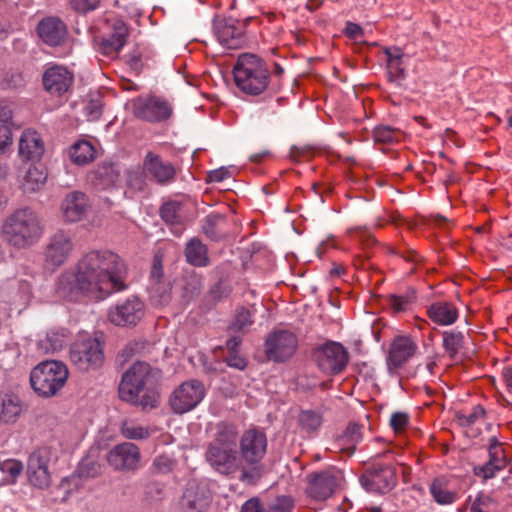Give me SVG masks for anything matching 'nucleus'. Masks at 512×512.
<instances>
[{
    "label": "nucleus",
    "mask_w": 512,
    "mask_h": 512,
    "mask_svg": "<svg viewBox=\"0 0 512 512\" xmlns=\"http://www.w3.org/2000/svg\"><path fill=\"white\" fill-rule=\"evenodd\" d=\"M126 276V265L117 254L92 250L59 276L56 293L71 302H100L125 290Z\"/></svg>",
    "instance_id": "f257e3e1"
},
{
    "label": "nucleus",
    "mask_w": 512,
    "mask_h": 512,
    "mask_svg": "<svg viewBox=\"0 0 512 512\" xmlns=\"http://www.w3.org/2000/svg\"><path fill=\"white\" fill-rule=\"evenodd\" d=\"M151 378V368L147 363H135L122 376L120 398L140 405L143 409L155 408L159 402V393L151 386Z\"/></svg>",
    "instance_id": "f03ea898"
},
{
    "label": "nucleus",
    "mask_w": 512,
    "mask_h": 512,
    "mask_svg": "<svg viewBox=\"0 0 512 512\" xmlns=\"http://www.w3.org/2000/svg\"><path fill=\"white\" fill-rule=\"evenodd\" d=\"M43 233L39 219L29 208L18 209L6 218L2 236L16 248H27L38 241Z\"/></svg>",
    "instance_id": "7ed1b4c3"
},
{
    "label": "nucleus",
    "mask_w": 512,
    "mask_h": 512,
    "mask_svg": "<svg viewBox=\"0 0 512 512\" xmlns=\"http://www.w3.org/2000/svg\"><path fill=\"white\" fill-rule=\"evenodd\" d=\"M236 86L245 94L263 93L269 81V71L264 61L254 54H242L233 69Z\"/></svg>",
    "instance_id": "20e7f679"
},
{
    "label": "nucleus",
    "mask_w": 512,
    "mask_h": 512,
    "mask_svg": "<svg viewBox=\"0 0 512 512\" xmlns=\"http://www.w3.org/2000/svg\"><path fill=\"white\" fill-rule=\"evenodd\" d=\"M237 433L234 428L223 426L206 451V460L219 473L229 475L237 470Z\"/></svg>",
    "instance_id": "39448f33"
},
{
    "label": "nucleus",
    "mask_w": 512,
    "mask_h": 512,
    "mask_svg": "<svg viewBox=\"0 0 512 512\" xmlns=\"http://www.w3.org/2000/svg\"><path fill=\"white\" fill-rule=\"evenodd\" d=\"M68 375V368L62 362L45 361L31 371L30 382L37 394L51 397L64 387Z\"/></svg>",
    "instance_id": "423d86ee"
},
{
    "label": "nucleus",
    "mask_w": 512,
    "mask_h": 512,
    "mask_svg": "<svg viewBox=\"0 0 512 512\" xmlns=\"http://www.w3.org/2000/svg\"><path fill=\"white\" fill-rule=\"evenodd\" d=\"M104 359V344L88 333L79 334L70 346L69 360L78 370L97 369Z\"/></svg>",
    "instance_id": "0eeeda50"
},
{
    "label": "nucleus",
    "mask_w": 512,
    "mask_h": 512,
    "mask_svg": "<svg viewBox=\"0 0 512 512\" xmlns=\"http://www.w3.org/2000/svg\"><path fill=\"white\" fill-rule=\"evenodd\" d=\"M205 387L198 380H189L180 384L170 395L169 404L176 414H184L195 407L204 399Z\"/></svg>",
    "instance_id": "6e6552de"
},
{
    "label": "nucleus",
    "mask_w": 512,
    "mask_h": 512,
    "mask_svg": "<svg viewBox=\"0 0 512 512\" xmlns=\"http://www.w3.org/2000/svg\"><path fill=\"white\" fill-rule=\"evenodd\" d=\"M314 358L320 370L331 375L342 372L349 359L347 350L338 342L319 346L314 351Z\"/></svg>",
    "instance_id": "1a4fd4ad"
},
{
    "label": "nucleus",
    "mask_w": 512,
    "mask_h": 512,
    "mask_svg": "<svg viewBox=\"0 0 512 512\" xmlns=\"http://www.w3.org/2000/svg\"><path fill=\"white\" fill-rule=\"evenodd\" d=\"M74 250V242L69 232L58 230L47 243L44 251V263L49 269H56L63 265Z\"/></svg>",
    "instance_id": "9d476101"
},
{
    "label": "nucleus",
    "mask_w": 512,
    "mask_h": 512,
    "mask_svg": "<svg viewBox=\"0 0 512 512\" xmlns=\"http://www.w3.org/2000/svg\"><path fill=\"white\" fill-rule=\"evenodd\" d=\"M172 113V104L160 96L140 97L134 102L135 116L149 122L165 121L171 117Z\"/></svg>",
    "instance_id": "9b49d317"
},
{
    "label": "nucleus",
    "mask_w": 512,
    "mask_h": 512,
    "mask_svg": "<svg viewBox=\"0 0 512 512\" xmlns=\"http://www.w3.org/2000/svg\"><path fill=\"white\" fill-rule=\"evenodd\" d=\"M49 461L50 452L46 447L37 448L28 457V481L38 489L44 490L51 485V473L48 469Z\"/></svg>",
    "instance_id": "f8f14e48"
},
{
    "label": "nucleus",
    "mask_w": 512,
    "mask_h": 512,
    "mask_svg": "<svg viewBox=\"0 0 512 512\" xmlns=\"http://www.w3.org/2000/svg\"><path fill=\"white\" fill-rule=\"evenodd\" d=\"M144 315V303L136 298H128L108 311V319L116 326L136 325Z\"/></svg>",
    "instance_id": "ddd939ff"
},
{
    "label": "nucleus",
    "mask_w": 512,
    "mask_h": 512,
    "mask_svg": "<svg viewBox=\"0 0 512 512\" xmlns=\"http://www.w3.org/2000/svg\"><path fill=\"white\" fill-rule=\"evenodd\" d=\"M140 451L138 447L129 442H124L112 448L107 456L109 465L118 471L135 470L139 467Z\"/></svg>",
    "instance_id": "4468645a"
},
{
    "label": "nucleus",
    "mask_w": 512,
    "mask_h": 512,
    "mask_svg": "<svg viewBox=\"0 0 512 512\" xmlns=\"http://www.w3.org/2000/svg\"><path fill=\"white\" fill-rule=\"evenodd\" d=\"M91 209L86 194L79 191L68 193L60 204V213L66 223H76L83 220Z\"/></svg>",
    "instance_id": "2eb2a0df"
},
{
    "label": "nucleus",
    "mask_w": 512,
    "mask_h": 512,
    "mask_svg": "<svg viewBox=\"0 0 512 512\" xmlns=\"http://www.w3.org/2000/svg\"><path fill=\"white\" fill-rule=\"evenodd\" d=\"M416 349L417 345L411 338L407 336L394 338L386 358L388 371L396 373L415 354Z\"/></svg>",
    "instance_id": "dca6fc26"
},
{
    "label": "nucleus",
    "mask_w": 512,
    "mask_h": 512,
    "mask_svg": "<svg viewBox=\"0 0 512 512\" xmlns=\"http://www.w3.org/2000/svg\"><path fill=\"white\" fill-rule=\"evenodd\" d=\"M240 448L246 462L251 464L259 462L267 448L265 434L255 428L247 430L241 437Z\"/></svg>",
    "instance_id": "f3484780"
},
{
    "label": "nucleus",
    "mask_w": 512,
    "mask_h": 512,
    "mask_svg": "<svg viewBox=\"0 0 512 512\" xmlns=\"http://www.w3.org/2000/svg\"><path fill=\"white\" fill-rule=\"evenodd\" d=\"M144 173L158 184H169L175 178V168L168 162L153 153L148 152L143 160Z\"/></svg>",
    "instance_id": "a211bd4d"
},
{
    "label": "nucleus",
    "mask_w": 512,
    "mask_h": 512,
    "mask_svg": "<svg viewBox=\"0 0 512 512\" xmlns=\"http://www.w3.org/2000/svg\"><path fill=\"white\" fill-rule=\"evenodd\" d=\"M211 502V495L205 485L189 482L181 498L184 512H205Z\"/></svg>",
    "instance_id": "6ab92c4d"
},
{
    "label": "nucleus",
    "mask_w": 512,
    "mask_h": 512,
    "mask_svg": "<svg viewBox=\"0 0 512 512\" xmlns=\"http://www.w3.org/2000/svg\"><path fill=\"white\" fill-rule=\"evenodd\" d=\"M72 83V73L63 66H51L43 75L44 88L51 95H63L70 89Z\"/></svg>",
    "instance_id": "aec40b11"
},
{
    "label": "nucleus",
    "mask_w": 512,
    "mask_h": 512,
    "mask_svg": "<svg viewBox=\"0 0 512 512\" xmlns=\"http://www.w3.org/2000/svg\"><path fill=\"white\" fill-rule=\"evenodd\" d=\"M340 480L339 473L321 472L312 476L307 489L308 495L318 501L329 498Z\"/></svg>",
    "instance_id": "412c9836"
},
{
    "label": "nucleus",
    "mask_w": 512,
    "mask_h": 512,
    "mask_svg": "<svg viewBox=\"0 0 512 512\" xmlns=\"http://www.w3.org/2000/svg\"><path fill=\"white\" fill-rule=\"evenodd\" d=\"M363 481L368 490L386 493L396 486L397 476L392 466H379L365 476Z\"/></svg>",
    "instance_id": "4be33fe9"
},
{
    "label": "nucleus",
    "mask_w": 512,
    "mask_h": 512,
    "mask_svg": "<svg viewBox=\"0 0 512 512\" xmlns=\"http://www.w3.org/2000/svg\"><path fill=\"white\" fill-rule=\"evenodd\" d=\"M45 152L41 135L34 129H25L19 139V156L23 160L38 161Z\"/></svg>",
    "instance_id": "5701e85b"
},
{
    "label": "nucleus",
    "mask_w": 512,
    "mask_h": 512,
    "mask_svg": "<svg viewBox=\"0 0 512 512\" xmlns=\"http://www.w3.org/2000/svg\"><path fill=\"white\" fill-rule=\"evenodd\" d=\"M507 465V458L501 444L496 438L490 439L489 461L475 468V474L484 479L493 478L497 472L503 470Z\"/></svg>",
    "instance_id": "b1692460"
},
{
    "label": "nucleus",
    "mask_w": 512,
    "mask_h": 512,
    "mask_svg": "<svg viewBox=\"0 0 512 512\" xmlns=\"http://www.w3.org/2000/svg\"><path fill=\"white\" fill-rule=\"evenodd\" d=\"M37 33L45 44L58 46L65 40L67 30L65 24L60 19L47 17L39 22Z\"/></svg>",
    "instance_id": "393cba45"
},
{
    "label": "nucleus",
    "mask_w": 512,
    "mask_h": 512,
    "mask_svg": "<svg viewBox=\"0 0 512 512\" xmlns=\"http://www.w3.org/2000/svg\"><path fill=\"white\" fill-rule=\"evenodd\" d=\"M388 78L391 82L399 83L405 79V65L408 56L397 47L384 50Z\"/></svg>",
    "instance_id": "a878e982"
},
{
    "label": "nucleus",
    "mask_w": 512,
    "mask_h": 512,
    "mask_svg": "<svg viewBox=\"0 0 512 512\" xmlns=\"http://www.w3.org/2000/svg\"><path fill=\"white\" fill-rule=\"evenodd\" d=\"M23 412V403L12 393H0V423L14 424Z\"/></svg>",
    "instance_id": "bb28decb"
},
{
    "label": "nucleus",
    "mask_w": 512,
    "mask_h": 512,
    "mask_svg": "<svg viewBox=\"0 0 512 512\" xmlns=\"http://www.w3.org/2000/svg\"><path fill=\"white\" fill-rule=\"evenodd\" d=\"M288 333L285 330H277L269 334L265 342V352L269 359L283 361L287 354Z\"/></svg>",
    "instance_id": "cd10ccee"
},
{
    "label": "nucleus",
    "mask_w": 512,
    "mask_h": 512,
    "mask_svg": "<svg viewBox=\"0 0 512 512\" xmlns=\"http://www.w3.org/2000/svg\"><path fill=\"white\" fill-rule=\"evenodd\" d=\"M428 317L434 323L441 326H449L458 318L457 308L449 302H435L427 309Z\"/></svg>",
    "instance_id": "c85d7f7f"
},
{
    "label": "nucleus",
    "mask_w": 512,
    "mask_h": 512,
    "mask_svg": "<svg viewBox=\"0 0 512 512\" xmlns=\"http://www.w3.org/2000/svg\"><path fill=\"white\" fill-rule=\"evenodd\" d=\"M215 35L219 43L228 49H238L245 42L242 30L228 23H218Z\"/></svg>",
    "instance_id": "c756f323"
},
{
    "label": "nucleus",
    "mask_w": 512,
    "mask_h": 512,
    "mask_svg": "<svg viewBox=\"0 0 512 512\" xmlns=\"http://www.w3.org/2000/svg\"><path fill=\"white\" fill-rule=\"evenodd\" d=\"M67 340L65 329H51L37 341V349L42 354L54 353L63 348Z\"/></svg>",
    "instance_id": "7c9ffc66"
},
{
    "label": "nucleus",
    "mask_w": 512,
    "mask_h": 512,
    "mask_svg": "<svg viewBox=\"0 0 512 512\" xmlns=\"http://www.w3.org/2000/svg\"><path fill=\"white\" fill-rule=\"evenodd\" d=\"M114 32L102 39L103 53L106 55L119 52L126 44L128 28L121 20L114 23Z\"/></svg>",
    "instance_id": "2f4dec72"
},
{
    "label": "nucleus",
    "mask_w": 512,
    "mask_h": 512,
    "mask_svg": "<svg viewBox=\"0 0 512 512\" xmlns=\"http://www.w3.org/2000/svg\"><path fill=\"white\" fill-rule=\"evenodd\" d=\"M96 156V149L93 144L87 140L75 142L69 149L71 161L77 165H85L92 162Z\"/></svg>",
    "instance_id": "473e14b6"
},
{
    "label": "nucleus",
    "mask_w": 512,
    "mask_h": 512,
    "mask_svg": "<svg viewBox=\"0 0 512 512\" xmlns=\"http://www.w3.org/2000/svg\"><path fill=\"white\" fill-rule=\"evenodd\" d=\"M47 174L41 165H32L26 171L22 181L25 192H35L42 188L46 182Z\"/></svg>",
    "instance_id": "72a5a7b5"
},
{
    "label": "nucleus",
    "mask_w": 512,
    "mask_h": 512,
    "mask_svg": "<svg viewBox=\"0 0 512 512\" xmlns=\"http://www.w3.org/2000/svg\"><path fill=\"white\" fill-rule=\"evenodd\" d=\"M430 493L440 505H449L456 501L457 493L448 488L445 478H436L430 485Z\"/></svg>",
    "instance_id": "f704fd0d"
},
{
    "label": "nucleus",
    "mask_w": 512,
    "mask_h": 512,
    "mask_svg": "<svg viewBox=\"0 0 512 512\" xmlns=\"http://www.w3.org/2000/svg\"><path fill=\"white\" fill-rule=\"evenodd\" d=\"M100 473V465L93 462L89 458L84 459L78 469L77 473L71 475L62 480L61 487H64L66 484L78 486V483L82 477L93 478L96 477Z\"/></svg>",
    "instance_id": "c9c22d12"
},
{
    "label": "nucleus",
    "mask_w": 512,
    "mask_h": 512,
    "mask_svg": "<svg viewBox=\"0 0 512 512\" xmlns=\"http://www.w3.org/2000/svg\"><path fill=\"white\" fill-rule=\"evenodd\" d=\"M187 261L194 266H206L208 264L207 248L198 239L190 240L185 249Z\"/></svg>",
    "instance_id": "e433bc0d"
},
{
    "label": "nucleus",
    "mask_w": 512,
    "mask_h": 512,
    "mask_svg": "<svg viewBox=\"0 0 512 512\" xmlns=\"http://www.w3.org/2000/svg\"><path fill=\"white\" fill-rule=\"evenodd\" d=\"M322 415L315 410H303L298 416V425L300 429L310 434L315 432L322 424Z\"/></svg>",
    "instance_id": "4c0bfd02"
},
{
    "label": "nucleus",
    "mask_w": 512,
    "mask_h": 512,
    "mask_svg": "<svg viewBox=\"0 0 512 512\" xmlns=\"http://www.w3.org/2000/svg\"><path fill=\"white\" fill-rule=\"evenodd\" d=\"M361 427L357 424L349 425L339 439V446L349 453L355 451L357 444L361 441Z\"/></svg>",
    "instance_id": "58836bf2"
},
{
    "label": "nucleus",
    "mask_w": 512,
    "mask_h": 512,
    "mask_svg": "<svg viewBox=\"0 0 512 512\" xmlns=\"http://www.w3.org/2000/svg\"><path fill=\"white\" fill-rule=\"evenodd\" d=\"M464 343V335L460 331H445L443 333V347L450 358H454Z\"/></svg>",
    "instance_id": "ea45409f"
},
{
    "label": "nucleus",
    "mask_w": 512,
    "mask_h": 512,
    "mask_svg": "<svg viewBox=\"0 0 512 512\" xmlns=\"http://www.w3.org/2000/svg\"><path fill=\"white\" fill-rule=\"evenodd\" d=\"M150 300L155 306H164L171 299V286L169 283L150 284Z\"/></svg>",
    "instance_id": "a19ab883"
},
{
    "label": "nucleus",
    "mask_w": 512,
    "mask_h": 512,
    "mask_svg": "<svg viewBox=\"0 0 512 512\" xmlns=\"http://www.w3.org/2000/svg\"><path fill=\"white\" fill-rule=\"evenodd\" d=\"M23 469V463L17 459H6L0 462V471L9 477L7 482L10 484H15L17 482V479L23 472Z\"/></svg>",
    "instance_id": "79ce46f5"
},
{
    "label": "nucleus",
    "mask_w": 512,
    "mask_h": 512,
    "mask_svg": "<svg viewBox=\"0 0 512 512\" xmlns=\"http://www.w3.org/2000/svg\"><path fill=\"white\" fill-rule=\"evenodd\" d=\"M121 433L125 438L134 440L145 439L150 435L148 428L140 426L131 421H125L122 423Z\"/></svg>",
    "instance_id": "37998d69"
},
{
    "label": "nucleus",
    "mask_w": 512,
    "mask_h": 512,
    "mask_svg": "<svg viewBox=\"0 0 512 512\" xmlns=\"http://www.w3.org/2000/svg\"><path fill=\"white\" fill-rule=\"evenodd\" d=\"M497 510V503L494 499L484 493L477 495L470 508V512H497Z\"/></svg>",
    "instance_id": "c03bdc74"
},
{
    "label": "nucleus",
    "mask_w": 512,
    "mask_h": 512,
    "mask_svg": "<svg viewBox=\"0 0 512 512\" xmlns=\"http://www.w3.org/2000/svg\"><path fill=\"white\" fill-rule=\"evenodd\" d=\"M374 140L377 143L389 144L398 141L401 134L388 126H379L373 132Z\"/></svg>",
    "instance_id": "a18cd8bd"
},
{
    "label": "nucleus",
    "mask_w": 512,
    "mask_h": 512,
    "mask_svg": "<svg viewBox=\"0 0 512 512\" xmlns=\"http://www.w3.org/2000/svg\"><path fill=\"white\" fill-rule=\"evenodd\" d=\"M181 206L176 202L165 203L160 210L162 219L170 224H176L180 221Z\"/></svg>",
    "instance_id": "49530a36"
},
{
    "label": "nucleus",
    "mask_w": 512,
    "mask_h": 512,
    "mask_svg": "<svg viewBox=\"0 0 512 512\" xmlns=\"http://www.w3.org/2000/svg\"><path fill=\"white\" fill-rule=\"evenodd\" d=\"M410 418L406 412H394L390 417L389 424L396 434H402L409 426Z\"/></svg>",
    "instance_id": "de8ad7c7"
},
{
    "label": "nucleus",
    "mask_w": 512,
    "mask_h": 512,
    "mask_svg": "<svg viewBox=\"0 0 512 512\" xmlns=\"http://www.w3.org/2000/svg\"><path fill=\"white\" fill-rule=\"evenodd\" d=\"M251 324L250 312L247 309L241 308L236 312L231 329L234 331H245Z\"/></svg>",
    "instance_id": "09e8293b"
},
{
    "label": "nucleus",
    "mask_w": 512,
    "mask_h": 512,
    "mask_svg": "<svg viewBox=\"0 0 512 512\" xmlns=\"http://www.w3.org/2000/svg\"><path fill=\"white\" fill-rule=\"evenodd\" d=\"M13 143V135L10 125L0 124V154L5 153Z\"/></svg>",
    "instance_id": "8fccbe9b"
},
{
    "label": "nucleus",
    "mask_w": 512,
    "mask_h": 512,
    "mask_svg": "<svg viewBox=\"0 0 512 512\" xmlns=\"http://www.w3.org/2000/svg\"><path fill=\"white\" fill-rule=\"evenodd\" d=\"M485 412L484 409L477 405L472 408V410L467 414H461L459 416V420L462 425H473L477 420L483 418Z\"/></svg>",
    "instance_id": "3c124183"
},
{
    "label": "nucleus",
    "mask_w": 512,
    "mask_h": 512,
    "mask_svg": "<svg viewBox=\"0 0 512 512\" xmlns=\"http://www.w3.org/2000/svg\"><path fill=\"white\" fill-rule=\"evenodd\" d=\"M388 305L396 313L404 312L410 305V299L407 296L391 295L388 299Z\"/></svg>",
    "instance_id": "603ef678"
},
{
    "label": "nucleus",
    "mask_w": 512,
    "mask_h": 512,
    "mask_svg": "<svg viewBox=\"0 0 512 512\" xmlns=\"http://www.w3.org/2000/svg\"><path fill=\"white\" fill-rule=\"evenodd\" d=\"M84 114L89 121H95L102 114V103L99 100H91L84 107Z\"/></svg>",
    "instance_id": "864d4df0"
},
{
    "label": "nucleus",
    "mask_w": 512,
    "mask_h": 512,
    "mask_svg": "<svg viewBox=\"0 0 512 512\" xmlns=\"http://www.w3.org/2000/svg\"><path fill=\"white\" fill-rule=\"evenodd\" d=\"M70 4L75 11L87 13L98 8L99 0H70Z\"/></svg>",
    "instance_id": "5fc2aeb1"
},
{
    "label": "nucleus",
    "mask_w": 512,
    "mask_h": 512,
    "mask_svg": "<svg viewBox=\"0 0 512 512\" xmlns=\"http://www.w3.org/2000/svg\"><path fill=\"white\" fill-rule=\"evenodd\" d=\"M225 362L229 367L244 370L247 366V361L244 357L240 356L238 353H228Z\"/></svg>",
    "instance_id": "6e6d98bb"
},
{
    "label": "nucleus",
    "mask_w": 512,
    "mask_h": 512,
    "mask_svg": "<svg viewBox=\"0 0 512 512\" xmlns=\"http://www.w3.org/2000/svg\"><path fill=\"white\" fill-rule=\"evenodd\" d=\"M230 177H231L230 171L225 167H221V168L212 170L207 174V182L219 183V182H222L223 180L230 178Z\"/></svg>",
    "instance_id": "4d7b16f0"
},
{
    "label": "nucleus",
    "mask_w": 512,
    "mask_h": 512,
    "mask_svg": "<svg viewBox=\"0 0 512 512\" xmlns=\"http://www.w3.org/2000/svg\"><path fill=\"white\" fill-rule=\"evenodd\" d=\"M267 512H288V497L279 496L267 507Z\"/></svg>",
    "instance_id": "13d9d810"
},
{
    "label": "nucleus",
    "mask_w": 512,
    "mask_h": 512,
    "mask_svg": "<svg viewBox=\"0 0 512 512\" xmlns=\"http://www.w3.org/2000/svg\"><path fill=\"white\" fill-rule=\"evenodd\" d=\"M13 110L11 104L0 103V124L12 125Z\"/></svg>",
    "instance_id": "bf43d9fd"
},
{
    "label": "nucleus",
    "mask_w": 512,
    "mask_h": 512,
    "mask_svg": "<svg viewBox=\"0 0 512 512\" xmlns=\"http://www.w3.org/2000/svg\"><path fill=\"white\" fill-rule=\"evenodd\" d=\"M162 276H163V271H162L161 262H160V260L155 258L154 264H153V267H152V270H151V276H150L151 284L163 283L161 281Z\"/></svg>",
    "instance_id": "052dcab7"
},
{
    "label": "nucleus",
    "mask_w": 512,
    "mask_h": 512,
    "mask_svg": "<svg viewBox=\"0 0 512 512\" xmlns=\"http://www.w3.org/2000/svg\"><path fill=\"white\" fill-rule=\"evenodd\" d=\"M345 33L353 39H359L363 34V30L358 24L348 22L345 27Z\"/></svg>",
    "instance_id": "680f3d73"
},
{
    "label": "nucleus",
    "mask_w": 512,
    "mask_h": 512,
    "mask_svg": "<svg viewBox=\"0 0 512 512\" xmlns=\"http://www.w3.org/2000/svg\"><path fill=\"white\" fill-rule=\"evenodd\" d=\"M502 379L508 393L512 394V365H507L502 371Z\"/></svg>",
    "instance_id": "e2e57ef3"
},
{
    "label": "nucleus",
    "mask_w": 512,
    "mask_h": 512,
    "mask_svg": "<svg viewBox=\"0 0 512 512\" xmlns=\"http://www.w3.org/2000/svg\"><path fill=\"white\" fill-rule=\"evenodd\" d=\"M154 466L159 471L169 470L171 467V460L165 456H159L154 460Z\"/></svg>",
    "instance_id": "0e129e2a"
},
{
    "label": "nucleus",
    "mask_w": 512,
    "mask_h": 512,
    "mask_svg": "<svg viewBox=\"0 0 512 512\" xmlns=\"http://www.w3.org/2000/svg\"><path fill=\"white\" fill-rule=\"evenodd\" d=\"M241 344V340L237 337H232L226 342L228 353H238V348Z\"/></svg>",
    "instance_id": "69168bd1"
},
{
    "label": "nucleus",
    "mask_w": 512,
    "mask_h": 512,
    "mask_svg": "<svg viewBox=\"0 0 512 512\" xmlns=\"http://www.w3.org/2000/svg\"><path fill=\"white\" fill-rule=\"evenodd\" d=\"M274 66H275V72L277 74L282 75L284 73V68L279 63H275Z\"/></svg>",
    "instance_id": "338daca9"
},
{
    "label": "nucleus",
    "mask_w": 512,
    "mask_h": 512,
    "mask_svg": "<svg viewBox=\"0 0 512 512\" xmlns=\"http://www.w3.org/2000/svg\"><path fill=\"white\" fill-rule=\"evenodd\" d=\"M22 289L26 293V299L28 300L30 298V286L28 284H22Z\"/></svg>",
    "instance_id": "774afa93"
}]
</instances>
